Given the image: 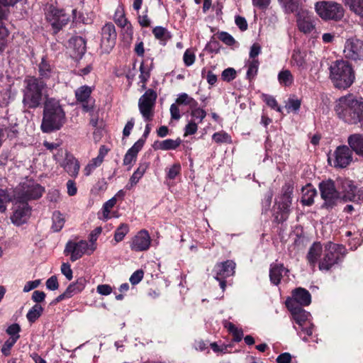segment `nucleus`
Segmentation results:
<instances>
[{"mask_svg": "<svg viewBox=\"0 0 363 363\" xmlns=\"http://www.w3.org/2000/svg\"><path fill=\"white\" fill-rule=\"evenodd\" d=\"M334 111L337 116L349 125H359L363 130V99L347 94L336 100Z\"/></svg>", "mask_w": 363, "mask_h": 363, "instance_id": "1", "label": "nucleus"}, {"mask_svg": "<svg viewBox=\"0 0 363 363\" xmlns=\"http://www.w3.org/2000/svg\"><path fill=\"white\" fill-rule=\"evenodd\" d=\"M66 121L65 113L60 102L55 99H47L44 104L41 130L51 133L60 130Z\"/></svg>", "mask_w": 363, "mask_h": 363, "instance_id": "2", "label": "nucleus"}, {"mask_svg": "<svg viewBox=\"0 0 363 363\" xmlns=\"http://www.w3.org/2000/svg\"><path fill=\"white\" fill-rule=\"evenodd\" d=\"M22 103L26 108H36L41 104L47 84L41 79L29 77L24 80Z\"/></svg>", "mask_w": 363, "mask_h": 363, "instance_id": "3", "label": "nucleus"}, {"mask_svg": "<svg viewBox=\"0 0 363 363\" xmlns=\"http://www.w3.org/2000/svg\"><path fill=\"white\" fill-rule=\"evenodd\" d=\"M330 78L337 89H345L354 82V73L351 65L345 60H336L329 68Z\"/></svg>", "mask_w": 363, "mask_h": 363, "instance_id": "4", "label": "nucleus"}, {"mask_svg": "<svg viewBox=\"0 0 363 363\" xmlns=\"http://www.w3.org/2000/svg\"><path fill=\"white\" fill-rule=\"evenodd\" d=\"M320 197L324 201L322 208L332 210L341 201L340 193L337 190L335 182L332 179L322 181L319 185Z\"/></svg>", "mask_w": 363, "mask_h": 363, "instance_id": "5", "label": "nucleus"}, {"mask_svg": "<svg viewBox=\"0 0 363 363\" xmlns=\"http://www.w3.org/2000/svg\"><path fill=\"white\" fill-rule=\"evenodd\" d=\"M345 252V247L342 245L328 242L325 245L323 258L319 262L320 270H329L337 264Z\"/></svg>", "mask_w": 363, "mask_h": 363, "instance_id": "6", "label": "nucleus"}, {"mask_svg": "<svg viewBox=\"0 0 363 363\" xmlns=\"http://www.w3.org/2000/svg\"><path fill=\"white\" fill-rule=\"evenodd\" d=\"M318 16L324 20H340L344 16L343 7L334 1H320L315 6Z\"/></svg>", "mask_w": 363, "mask_h": 363, "instance_id": "7", "label": "nucleus"}, {"mask_svg": "<svg viewBox=\"0 0 363 363\" xmlns=\"http://www.w3.org/2000/svg\"><path fill=\"white\" fill-rule=\"evenodd\" d=\"M157 97V93L153 89H149L139 99L138 108L145 121L150 122L153 118Z\"/></svg>", "mask_w": 363, "mask_h": 363, "instance_id": "8", "label": "nucleus"}, {"mask_svg": "<svg viewBox=\"0 0 363 363\" xmlns=\"http://www.w3.org/2000/svg\"><path fill=\"white\" fill-rule=\"evenodd\" d=\"M44 188L33 181H27L22 184L21 189L15 194L17 202L27 203L31 199L41 197Z\"/></svg>", "mask_w": 363, "mask_h": 363, "instance_id": "9", "label": "nucleus"}, {"mask_svg": "<svg viewBox=\"0 0 363 363\" xmlns=\"http://www.w3.org/2000/svg\"><path fill=\"white\" fill-rule=\"evenodd\" d=\"M117 33L115 26L111 23H106L101 31L100 47L104 53H108L116 45Z\"/></svg>", "mask_w": 363, "mask_h": 363, "instance_id": "10", "label": "nucleus"}, {"mask_svg": "<svg viewBox=\"0 0 363 363\" xmlns=\"http://www.w3.org/2000/svg\"><path fill=\"white\" fill-rule=\"evenodd\" d=\"M330 165L337 168H345L352 161V151L350 146H338L334 152V159L328 157Z\"/></svg>", "mask_w": 363, "mask_h": 363, "instance_id": "11", "label": "nucleus"}, {"mask_svg": "<svg viewBox=\"0 0 363 363\" xmlns=\"http://www.w3.org/2000/svg\"><path fill=\"white\" fill-rule=\"evenodd\" d=\"M64 252L65 255L70 254V260L72 262H75L80 259L85 253L91 254L89 245L85 240L67 242Z\"/></svg>", "mask_w": 363, "mask_h": 363, "instance_id": "12", "label": "nucleus"}, {"mask_svg": "<svg viewBox=\"0 0 363 363\" xmlns=\"http://www.w3.org/2000/svg\"><path fill=\"white\" fill-rule=\"evenodd\" d=\"M294 187L289 184H285L282 186L281 196L280 201L277 203L278 209L279 210L281 216V219L285 220L287 218L288 214L290 211V206L291 205V195L293 194Z\"/></svg>", "mask_w": 363, "mask_h": 363, "instance_id": "13", "label": "nucleus"}, {"mask_svg": "<svg viewBox=\"0 0 363 363\" xmlns=\"http://www.w3.org/2000/svg\"><path fill=\"white\" fill-rule=\"evenodd\" d=\"M55 33H57L63 26L67 24L69 21V16L64 11L52 8L46 16Z\"/></svg>", "mask_w": 363, "mask_h": 363, "instance_id": "14", "label": "nucleus"}, {"mask_svg": "<svg viewBox=\"0 0 363 363\" xmlns=\"http://www.w3.org/2000/svg\"><path fill=\"white\" fill-rule=\"evenodd\" d=\"M344 55L346 58L352 60L363 59V40L349 39L346 41Z\"/></svg>", "mask_w": 363, "mask_h": 363, "instance_id": "15", "label": "nucleus"}, {"mask_svg": "<svg viewBox=\"0 0 363 363\" xmlns=\"http://www.w3.org/2000/svg\"><path fill=\"white\" fill-rule=\"evenodd\" d=\"M151 244L150 236L146 230H140L130 242V247L135 252L146 251Z\"/></svg>", "mask_w": 363, "mask_h": 363, "instance_id": "16", "label": "nucleus"}, {"mask_svg": "<svg viewBox=\"0 0 363 363\" xmlns=\"http://www.w3.org/2000/svg\"><path fill=\"white\" fill-rule=\"evenodd\" d=\"M13 213L11 216L13 223L16 225H21L24 223L30 214V208L27 203L17 202L14 198Z\"/></svg>", "mask_w": 363, "mask_h": 363, "instance_id": "17", "label": "nucleus"}, {"mask_svg": "<svg viewBox=\"0 0 363 363\" xmlns=\"http://www.w3.org/2000/svg\"><path fill=\"white\" fill-rule=\"evenodd\" d=\"M296 22L299 30L305 34L315 29V18L307 11L301 10L298 13Z\"/></svg>", "mask_w": 363, "mask_h": 363, "instance_id": "18", "label": "nucleus"}, {"mask_svg": "<svg viewBox=\"0 0 363 363\" xmlns=\"http://www.w3.org/2000/svg\"><path fill=\"white\" fill-rule=\"evenodd\" d=\"M91 91V88L88 86H80L75 91L77 100L82 104V108L86 112L94 108V101L90 97Z\"/></svg>", "mask_w": 363, "mask_h": 363, "instance_id": "19", "label": "nucleus"}, {"mask_svg": "<svg viewBox=\"0 0 363 363\" xmlns=\"http://www.w3.org/2000/svg\"><path fill=\"white\" fill-rule=\"evenodd\" d=\"M292 301L294 307L308 306L311 302V294L305 289L297 288L292 292V297H289L286 301Z\"/></svg>", "mask_w": 363, "mask_h": 363, "instance_id": "20", "label": "nucleus"}, {"mask_svg": "<svg viewBox=\"0 0 363 363\" xmlns=\"http://www.w3.org/2000/svg\"><path fill=\"white\" fill-rule=\"evenodd\" d=\"M345 189L341 196L344 202L353 201L359 203L363 201V190L358 189L350 181L345 182Z\"/></svg>", "mask_w": 363, "mask_h": 363, "instance_id": "21", "label": "nucleus"}, {"mask_svg": "<svg viewBox=\"0 0 363 363\" xmlns=\"http://www.w3.org/2000/svg\"><path fill=\"white\" fill-rule=\"evenodd\" d=\"M235 263L232 260H227L223 262L218 263L214 267L216 272L215 279H225L233 276L235 273Z\"/></svg>", "mask_w": 363, "mask_h": 363, "instance_id": "22", "label": "nucleus"}, {"mask_svg": "<svg viewBox=\"0 0 363 363\" xmlns=\"http://www.w3.org/2000/svg\"><path fill=\"white\" fill-rule=\"evenodd\" d=\"M60 165L72 177H77L80 169L79 161L69 152H66L65 158Z\"/></svg>", "mask_w": 363, "mask_h": 363, "instance_id": "23", "label": "nucleus"}, {"mask_svg": "<svg viewBox=\"0 0 363 363\" xmlns=\"http://www.w3.org/2000/svg\"><path fill=\"white\" fill-rule=\"evenodd\" d=\"M285 304L289 311H290L296 323L302 326L308 319V313L303 309L302 307H294L292 301H286Z\"/></svg>", "mask_w": 363, "mask_h": 363, "instance_id": "24", "label": "nucleus"}, {"mask_svg": "<svg viewBox=\"0 0 363 363\" xmlns=\"http://www.w3.org/2000/svg\"><path fill=\"white\" fill-rule=\"evenodd\" d=\"M347 143L352 152L363 158V134L354 133L349 135Z\"/></svg>", "mask_w": 363, "mask_h": 363, "instance_id": "25", "label": "nucleus"}, {"mask_svg": "<svg viewBox=\"0 0 363 363\" xmlns=\"http://www.w3.org/2000/svg\"><path fill=\"white\" fill-rule=\"evenodd\" d=\"M69 45L73 50L74 57H82L86 52V41L81 36L72 37L69 40Z\"/></svg>", "mask_w": 363, "mask_h": 363, "instance_id": "26", "label": "nucleus"}, {"mask_svg": "<svg viewBox=\"0 0 363 363\" xmlns=\"http://www.w3.org/2000/svg\"><path fill=\"white\" fill-rule=\"evenodd\" d=\"M289 272L282 264L273 263L270 266L269 278L270 281L274 285H278L283 277L284 273Z\"/></svg>", "mask_w": 363, "mask_h": 363, "instance_id": "27", "label": "nucleus"}, {"mask_svg": "<svg viewBox=\"0 0 363 363\" xmlns=\"http://www.w3.org/2000/svg\"><path fill=\"white\" fill-rule=\"evenodd\" d=\"M144 144L145 140L143 139H139L137 142L135 143L133 147L128 150L124 157V165L130 164L132 161L136 158L138 152L142 149Z\"/></svg>", "mask_w": 363, "mask_h": 363, "instance_id": "28", "label": "nucleus"}, {"mask_svg": "<svg viewBox=\"0 0 363 363\" xmlns=\"http://www.w3.org/2000/svg\"><path fill=\"white\" fill-rule=\"evenodd\" d=\"M114 22L120 27L125 28L126 27V32L129 35L133 34V27L130 22L125 16V13L122 9H116L113 16Z\"/></svg>", "mask_w": 363, "mask_h": 363, "instance_id": "29", "label": "nucleus"}, {"mask_svg": "<svg viewBox=\"0 0 363 363\" xmlns=\"http://www.w3.org/2000/svg\"><path fill=\"white\" fill-rule=\"evenodd\" d=\"M323 251L322 245L320 242H314L309 248L307 259L311 265L315 267L317 261L320 258Z\"/></svg>", "mask_w": 363, "mask_h": 363, "instance_id": "30", "label": "nucleus"}, {"mask_svg": "<svg viewBox=\"0 0 363 363\" xmlns=\"http://www.w3.org/2000/svg\"><path fill=\"white\" fill-rule=\"evenodd\" d=\"M149 167L148 162L140 163L138 169L134 172L131 177L130 178L129 183L127 184L126 188L130 189L134 185H135L140 178L143 176L147 169Z\"/></svg>", "mask_w": 363, "mask_h": 363, "instance_id": "31", "label": "nucleus"}, {"mask_svg": "<svg viewBox=\"0 0 363 363\" xmlns=\"http://www.w3.org/2000/svg\"><path fill=\"white\" fill-rule=\"evenodd\" d=\"M302 203L306 206H311L314 202V197L317 194L316 190L311 184H308L302 189Z\"/></svg>", "mask_w": 363, "mask_h": 363, "instance_id": "32", "label": "nucleus"}, {"mask_svg": "<svg viewBox=\"0 0 363 363\" xmlns=\"http://www.w3.org/2000/svg\"><path fill=\"white\" fill-rule=\"evenodd\" d=\"M306 52H301L299 50H294L291 56V62L294 65L298 68L305 69L306 67Z\"/></svg>", "mask_w": 363, "mask_h": 363, "instance_id": "33", "label": "nucleus"}, {"mask_svg": "<svg viewBox=\"0 0 363 363\" xmlns=\"http://www.w3.org/2000/svg\"><path fill=\"white\" fill-rule=\"evenodd\" d=\"M277 78L279 84L284 86H290L294 83V76L289 69L280 71Z\"/></svg>", "mask_w": 363, "mask_h": 363, "instance_id": "34", "label": "nucleus"}, {"mask_svg": "<svg viewBox=\"0 0 363 363\" xmlns=\"http://www.w3.org/2000/svg\"><path fill=\"white\" fill-rule=\"evenodd\" d=\"M181 140L179 138L177 140L167 139L160 142L155 148L162 150H175L181 144Z\"/></svg>", "mask_w": 363, "mask_h": 363, "instance_id": "35", "label": "nucleus"}, {"mask_svg": "<svg viewBox=\"0 0 363 363\" xmlns=\"http://www.w3.org/2000/svg\"><path fill=\"white\" fill-rule=\"evenodd\" d=\"M345 4L355 14L363 17V0H345Z\"/></svg>", "mask_w": 363, "mask_h": 363, "instance_id": "36", "label": "nucleus"}, {"mask_svg": "<svg viewBox=\"0 0 363 363\" xmlns=\"http://www.w3.org/2000/svg\"><path fill=\"white\" fill-rule=\"evenodd\" d=\"M43 311V308L36 303L28 311L26 318L30 323H34L41 315Z\"/></svg>", "mask_w": 363, "mask_h": 363, "instance_id": "37", "label": "nucleus"}, {"mask_svg": "<svg viewBox=\"0 0 363 363\" xmlns=\"http://www.w3.org/2000/svg\"><path fill=\"white\" fill-rule=\"evenodd\" d=\"M39 73L42 80L43 79H49L52 73V69L50 65L43 58L39 64Z\"/></svg>", "mask_w": 363, "mask_h": 363, "instance_id": "38", "label": "nucleus"}, {"mask_svg": "<svg viewBox=\"0 0 363 363\" xmlns=\"http://www.w3.org/2000/svg\"><path fill=\"white\" fill-rule=\"evenodd\" d=\"M65 218L59 211H55L52 215V228L55 232L60 231L64 226Z\"/></svg>", "mask_w": 363, "mask_h": 363, "instance_id": "39", "label": "nucleus"}, {"mask_svg": "<svg viewBox=\"0 0 363 363\" xmlns=\"http://www.w3.org/2000/svg\"><path fill=\"white\" fill-rule=\"evenodd\" d=\"M102 153L96 157L92 159L90 162L84 167V172L86 176H89L93 170L102 163Z\"/></svg>", "mask_w": 363, "mask_h": 363, "instance_id": "40", "label": "nucleus"}, {"mask_svg": "<svg viewBox=\"0 0 363 363\" xmlns=\"http://www.w3.org/2000/svg\"><path fill=\"white\" fill-rule=\"evenodd\" d=\"M129 232V226L126 223H121L116 230L114 233V240L119 242L123 240L125 236Z\"/></svg>", "mask_w": 363, "mask_h": 363, "instance_id": "41", "label": "nucleus"}, {"mask_svg": "<svg viewBox=\"0 0 363 363\" xmlns=\"http://www.w3.org/2000/svg\"><path fill=\"white\" fill-rule=\"evenodd\" d=\"M0 20V53L5 49L9 37V30Z\"/></svg>", "mask_w": 363, "mask_h": 363, "instance_id": "42", "label": "nucleus"}, {"mask_svg": "<svg viewBox=\"0 0 363 363\" xmlns=\"http://www.w3.org/2000/svg\"><path fill=\"white\" fill-rule=\"evenodd\" d=\"M11 201L10 196L6 189H0V212L4 213L6 211V203Z\"/></svg>", "mask_w": 363, "mask_h": 363, "instance_id": "43", "label": "nucleus"}, {"mask_svg": "<svg viewBox=\"0 0 363 363\" xmlns=\"http://www.w3.org/2000/svg\"><path fill=\"white\" fill-rule=\"evenodd\" d=\"M230 333L233 335V340L235 342H240L243 337V332L242 330L238 329L232 323H228L225 325Z\"/></svg>", "mask_w": 363, "mask_h": 363, "instance_id": "44", "label": "nucleus"}, {"mask_svg": "<svg viewBox=\"0 0 363 363\" xmlns=\"http://www.w3.org/2000/svg\"><path fill=\"white\" fill-rule=\"evenodd\" d=\"M101 231L102 228L101 227H97L93 230L89 235V240L91 242L89 245L91 253L96 250L95 242L96 241L99 235L101 233Z\"/></svg>", "mask_w": 363, "mask_h": 363, "instance_id": "45", "label": "nucleus"}, {"mask_svg": "<svg viewBox=\"0 0 363 363\" xmlns=\"http://www.w3.org/2000/svg\"><path fill=\"white\" fill-rule=\"evenodd\" d=\"M259 67V61L253 59L248 65V69L247 72V77L248 79H252L257 74Z\"/></svg>", "mask_w": 363, "mask_h": 363, "instance_id": "46", "label": "nucleus"}, {"mask_svg": "<svg viewBox=\"0 0 363 363\" xmlns=\"http://www.w3.org/2000/svg\"><path fill=\"white\" fill-rule=\"evenodd\" d=\"M289 12L297 11L301 0H279Z\"/></svg>", "mask_w": 363, "mask_h": 363, "instance_id": "47", "label": "nucleus"}, {"mask_svg": "<svg viewBox=\"0 0 363 363\" xmlns=\"http://www.w3.org/2000/svg\"><path fill=\"white\" fill-rule=\"evenodd\" d=\"M17 341V337H10L7 340L3 345L1 347V352L5 356H9L10 354V350L11 347L14 345V344Z\"/></svg>", "mask_w": 363, "mask_h": 363, "instance_id": "48", "label": "nucleus"}, {"mask_svg": "<svg viewBox=\"0 0 363 363\" xmlns=\"http://www.w3.org/2000/svg\"><path fill=\"white\" fill-rule=\"evenodd\" d=\"M301 100L298 99L289 98L285 107L288 110V112L290 111H297L301 107Z\"/></svg>", "mask_w": 363, "mask_h": 363, "instance_id": "49", "label": "nucleus"}, {"mask_svg": "<svg viewBox=\"0 0 363 363\" xmlns=\"http://www.w3.org/2000/svg\"><path fill=\"white\" fill-rule=\"evenodd\" d=\"M217 35L218 39L227 45H233L235 43L233 37L226 32H220Z\"/></svg>", "mask_w": 363, "mask_h": 363, "instance_id": "50", "label": "nucleus"}, {"mask_svg": "<svg viewBox=\"0 0 363 363\" xmlns=\"http://www.w3.org/2000/svg\"><path fill=\"white\" fill-rule=\"evenodd\" d=\"M6 333L11 336V337H17V340L19 339V332L21 331V327L18 323H13L8 327L6 329Z\"/></svg>", "mask_w": 363, "mask_h": 363, "instance_id": "51", "label": "nucleus"}, {"mask_svg": "<svg viewBox=\"0 0 363 363\" xmlns=\"http://www.w3.org/2000/svg\"><path fill=\"white\" fill-rule=\"evenodd\" d=\"M181 172V165L179 163L174 164L167 171V178L174 179Z\"/></svg>", "mask_w": 363, "mask_h": 363, "instance_id": "52", "label": "nucleus"}, {"mask_svg": "<svg viewBox=\"0 0 363 363\" xmlns=\"http://www.w3.org/2000/svg\"><path fill=\"white\" fill-rule=\"evenodd\" d=\"M236 77V72L233 68H227L221 74V77L224 81L230 82Z\"/></svg>", "mask_w": 363, "mask_h": 363, "instance_id": "53", "label": "nucleus"}, {"mask_svg": "<svg viewBox=\"0 0 363 363\" xmlns=\"http://www.w3.org/2000/svg\"><path fill=\"white\" fill-rule=\"evenodd\" d=\"M195 59H196L195 55L191 50H186L185 51V52L184 54L183 60H184V62L186 66L189 67V66L192 65L195 62Z\"/></svg>", "mask_w": 363, "mask_h": 363, "instance_id": "54", "label": "nucleus"}, {"mask_svg": "<svg viewBox=\"0 0 363 363\" xmlns=\"http://www.w3.org/2000/svg\"><path fill=\"white\" fill-rule=\"evenodd\" d=\"M152 33L155 37L159 40L165 39L166 35L168 33L167 30L162 26H157L153 28Z\"/></svg>", "mask_w": 363, "mask_h": 363, "instance_id": "55", "label": "nucleus"}, {"mask_svg": "<svg viewBox=\"0 0 363 363\" xmlns=\"http://www.w3.org/2000/svg\"><path fill=\"white\" fill-rule=\"evenodd\" d=\"M46 287L48 289L51 291H55L58 289L59 288V283L57 281V278L56 276H52L50 277L45 283Z\"/></svg>", "mask_w": 363, "mask_h": 363, "instance_id": "56", "label": "nucleus"}, {"mask_svg": "<svg viewBox=\"0 0 363 363\" xmlns=\"http://www.w3.org/2000/svg\"><path fill=\"white\" fill-rule=\"evenodd\" d=\"M191 115L195 119L199 120L198 123H201L206 116V112L202 108H194L191 110Z\"/></svg>", "mask_w": 363, "mask_h": 363, "instance_id": "57", "label": "nucleus"}, {"mask_svg": "<svg viewBox=\"0 0 363 363\" xmlns=\"http://www.w3.org/2000/svg\"><path fill=\"white\" fill-rule=\"evenodd\" d=\"M61 272L69 281L72 279L73 272L69 264L62 263L61 265Z\"/></svg>", "mask_w": 363, "mask_h": 363, "instance_id": "58", "label": "nucleus"}, {"mask_svg": "<svg viewBox=\"0 0 363 363\" xmlns=\"http://www.w3.org/2000/svg\"><path fill=\"white\" fill-rule=\"evenodd\" d=\"M264 101L269 107H271L273 109H276L279 112L281 111V108L277 106V102L273 96L269 95H264Z\"/></svg>", "mask_w": 363, "mask_h": 363, "instance_id": "59", "label": "nucleus"}, {"mask_svg": "<svg viewBox=\"0 0 363 363\" xmlns=\"http://www.w3.org/2000/svg\"><path fill=\"white\" fill-rule=\"evenodd\" d=\"M144 272L141 269L135 271L130 277V282L135 285L138 284L143 278Z\"/></svg>", "mask_w": 363, "mask_h": 363, "instance_id": "60", "label": "nucleus"}, {"mask_svg": "<svg viewBox=\"0 0 363 363\" xmlns=\"http://www.w3.org/2000/svg\"><path fill=\"white\" fill-rule=\"evenodd\" d=\"M96 291L102 296H108L112 293V287L108 284H99L96 287Z\"/></svg>", "mask_w": 363, "mask_h": 363, "instance_id": "61", "label": "nucleus"}, {"mask_svg": "<svg viewBox=\"0 0 363 363\" xmlns=\"http://www.w3.org/2000/svg\"><path fill=\"white\" fill-rule=\"evenodd\" d=\"M230 136L227 133H216L213 135V140L217 143H227Z\"/></svg>", "mask_w": 363, "mask_h": 363, "instance_id": "62", "label": "nucleus"}, {"mask_svg": "<svg viewBox=\"0 0 363 363\" xmlns=\"http://www.w3.org/2000/svg\"><path fill=\"white\" fill-rule=\"evenodd\" d=\"M198 129L197 123L194 121H190L185 127V135H193L196 133Z\"/></svg>", "mask_w": 363, "mask_h": 363, "instance_id": "63", "label": "nucleus"}, {"mask_svg": "<svg viewBox=\"0 0 363 363\" xmlns=\"http://www.w3.org/2000/svg\"><path fill=\"white\" fill-rule=\"evenodd\" d=\"M291 361V355L288 352L279 354L277 358V363H290Z\"/></svg>", "mask_w": 363, "mask_h": 363, "instance_id": "64", "label": "nucleus"}]
</instances>
